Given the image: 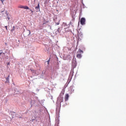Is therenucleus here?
<instances>
[{"instance_id": "f257e3e1", "label": "nucleus", "mask_w": 126, "mask_h": 126, "mask_svg": "<svg viewBox=\"0 0 126 126\" xmlns=\"http://www.w3.org/2000/svg\"><path fill=\"white\" fill-rule=\"evenodd\" d=\"M84 53V51H82V50L80 49H78V51L76 52V58L77 59H81V54Z\"/></svg>"}, {"instance_id": "f03ea898", "label": "nucleus", "mask_w": 126, "mask_h": 126, "mask_svg": "<svg viewBox=\"0 0 126 126\" xmlns=\"http://www.w3.org/2000/svg\"><path fill=\"white\" fill-rule=\"evenodd\" d=\"M86 19L84 18H82V19H80V24L82 25H85L86 24Z\"/></svg>"}, {"instance_id": "7ed1b4c3", "label": "nucleus", "mask_w": 126, "mask_h": 126, "mask_svg": "<svg viewBox=\"0 0 126 126\" xmlns=\"http://www.w3.org/2000/svg\"><path fill=\"white\" fill-rule=\"evenodd\" d=\"M69 97V95H68V94H65V97H64V100H65V101L68 100Z\"/></svg>"}, {"instance_id": "20e7f679", "label": "nucleus", "mask_w": 126, "mask_h": 126, "mask_svg": "<svg viewBox=\"0 0 126 126\" xmlns=\"http://www.w3.org/2000/svg\"><path fill=\"white\" fill-rule=\"evenodd\" d=\"M35 9L37 10H40V3H38V5L35 7Z\"/></svg>"}, {"instance_id": "39448f33", "label": "nucleus", "mask_w": 126, "mask_h": 126, "mask_svg": "<svg viewBox=\"0 0 126 126\" xmlns=\"http://www.w3.org/2000/svg\"><path fill=\"white\" fill-rule=\"evenodd\" d=\"M5 80H6L5 82L6 83H9V75H8L7 77L5 78Z\"/></svg>"}, {"instance_id": "423d86ee", "label": "nucleus", "mask_w": 126, "mask_h": 126, "mask_svg": "<svg viewBox=\"0 0 126 126\" xmlns=\"http://www.w3.org/2000/svg\"><path fill=\"white\" fill-rule=\"evenodd\" d=\"M20 8H23V9H29V7H28L27 6H25V7H21Z\"/></svg>"}, {"instance_id": "0eeeda50", "label": "nucleus", "mask_w": 126, "mask_h": 126, "mask_svg": "<svg viewBox=\"0 0 126 126\" xmlns=\"http://www.w3.org/2000/svg\"><path fill=\"white\" fill-rule=\"evenodd\" d=\"M27 32L28 33V35H29L31 34V31H30V30L27 31Z\"/></svg>"}, {"instance_id": "6e6552de", "label": "nucleus", "mask_w": 126, "mask_h": 126, "mask_svg": "<svg viewBox=\"0 0 126 126\" xmlns=\"http://www.w3.org/2000/svg\"><path fill=\"white\" fill-rule=\"evenodd\" d=\"M19 8H21L22 7H25V6H23V5H20L18 7Z\"/></svg>"}, {"instance_id": "1a4fd4ad", "label": "nucleus", "mask_w": 126, "mask_h": 126, "mask_svg": "<svg viewBox=\"0 0 126 126\" xmlns=\"http://www.w3.org/2000/svg\"><path fill=\"white\" fill-rule=\"evenodd\" d=\"M30 11H31V12H32V13L34 12V11H32V10H31V9H30Z\"/></svg>"}, {"instance_id": "9d476101", "label": "nucleus", "mask_w": 126, "mask_h": 126, "mask_svg": "<svg viewBox=\"0 0 126 126\" xmlns=\"http://www.w3.org/2000/svg\"><path fill=\"white\" fill-rule=\"evenodd\" d=\"M2 55H4V54L2 53H0V56H1Z\"/></svg>"}, {"instance_id": "9b49d317", "label": "nucleus", "mask_w": 126, "mask_h": 126, "mask_svg": "<svg viewBox=\"0 0 126 126\" xmlns=\"http://www.w3.org/2000/svg\"><path fill=\"white\" fill-rule=\"evenodd\" d=\"M49 62H50V60H48V61H47V63L48 64H49Z\"/></svg>"}, {"instance_id": "f8f14e48", "label": "nucleus", "mask_w": 126, "mask_h": 126, "mask_svg": "<svg viewBox=\"0 0 126 126\" xmlns=\"http://www.w3.org/2000/svg\"><path fill=\"white\" fill-rule=\"evenodd\" d=\"M61 102H63V98H61Z\"/></svg>"}, {"instance_id": "ddd939ff", "label": "nucleus", "mask_w": 126, "mask_h": 126, "mask_svg": "<svg viewBox=\"0 0 126 126\" xmlns=\"http://www.w3.org/2000/svg\"><path fill=\"white\" fill-rule=\"evenodd\" d=\"M1 0V2H3V1H4V0Z\"/></svg>"}, {"instance_id": "4468645a", "label": "nucleus", "mask_w": 126, "mask_h": 126, "mask_svg": "<svg viewBox=\"0 0 126 126\" xmlns=\"http://www.w3.org/2000/svg\"><path fill=\"white\" fill-rule=\"evenodd\" d=\"M5 29H7V26L5 27Z\"/></svg>"}, {"instance_id": "2eb2a0df", "label": "nucleus", "mask_w": 126, "mask_h": 126, "mask_svg": "<svg viewBox=\"0 0 126 126\" xmlns=\"http://www.w3.org/2000/svg\"><path fill=\"white\" fill-rule=\"evenodd\" d=\"M5 46H6V45H7V43H5Z\"/></svg>"}, {"instance_id": "dca6fc26", "label": "nucleus", "mask_w": 126, "mask_h": 126, "mask_svg": "<svg viewBox=\"0 0 126 126\" xmlns=\"http://www.w3.org/2000/svg\"><path fill=\"white\" fill-rule=\"evenodd\" d=\"M7 65H9V63H7Z\"/></svg>"}, {"instance_id": "f3484780", "label": "nucleus", "mask_w": 126, "mask_h": 126, "mask_svg": "<svg viewBox=\"0 0 126 126\" xmlns=\"http://www.w3.org/2000/svg\"><path fill=\"white\" fill-rule=\"evenodd\" d=\"M5 29L6 30V31H7V28H5Z\"/></svg>"}, {"instance_id": "a211bd4d", "label": "nucleus", "mask_w": 126, "mask_h": 126, "mask_svg": "<svg viewBox=\"0 0 126 126\" xmlns=\"http://www.w3.org/2000/svg\"><path fill=\"white\" fill-rule=\"evenodd\" d=\"M38 10L36 11L37 12H38Z\"/></svg>"}, {"instance_id": "6ab92c4d", "label": "nucleus", "mask_w": 126, "mask_h": 126, "mask_svg": "<svg viewBox=\"0 0 126 126\" xmlns=\"http://www.w3.org/2000/svg\"><path fill=\"white\" fill-rule=\"evenodd\" d=\"M59 25V24H57V25Z\"/></svg>"}, {"instance_id": "aec40b11", "label": "nucleus", "mask_w": 126, "mask_h": 126, "mask_svg": "<svg viewBox=\"0 0 126 126\" xmlns=\"http://www.w3.org/2000/svg\"><path fill=\"white\" fill-rule=\"evenodd\" d=\"M8 20H9V18H8Z\"/></svg>"}]
</instances>
